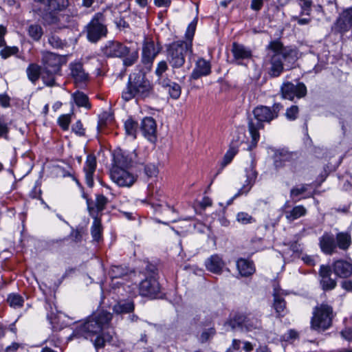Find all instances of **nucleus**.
I'll return each mask as SVG.
<instances>
[{"label": "nucleus", "mask_w": 352, "mask_h": 352, "mask_svg": "<svg viewBox=\"0 0 352 352\" xmlns=\"http://www.w3.org/2000/svg\"><path fill=\"white\" fill-rule=\"evenodd\" d=\"M197 23V19L195 18L188 25L185 34L186 41H177L166 46V58L173 69L182 67L186 58H190L192 55V40Z\"/></svg>", "instance_id": "f257e3e1"}, {"label": "nucleus", "mask_w": 352, "mask_h": 352, "mask_svg": "<svg viewBox=\"0 0 352 352\" xmlns=\"http://www.w3.org/2000/svg\"><path fill=\"white\" fill-rule=\"evenodd\" d=\"M267 47L270 52L265 61L270 64V76L278 77L284 69H289L293 67L297 59L295 50L285 47L278 41L270 42Z\"/></svg>", "instance_id": "f03ea898"}, {"label": "nucleus", "mask_w": 352, "mask_h": 352, "mask_svg": "<svg viewBox=\"0 0 352 352\" xmlns=\"http://www.w3.org/2000/svg\"><path fill=\"white\" fill-rule=\"evenodd\" d=\"M111 320L112 314L108 311L95 312L76 327L72 336L74 338H84L92 340L96 335H99L109 328Z\"/></svg>", "instance_id": "7ed1b4c3"}, {"label": "nucleus", "mask_w": 352, "mask_h": 352, "mask_svg": "<svg viewBox=\"0 0 352 352\" xmlns=\"http://www.w3.org/2000/svg\"><path fill=\"white\" fill-rule=\"evenodd\" d=\"M153 85L146 78V75L139 72L129 76L126 88L122 91V98L128 102L133 98L137 100L154 97Z\"/></svg>", "instance_id": "20e7f679"}, {"label": "nucleus", "mask_w": 352, "mask_h": 352, "mask_svg": "<svg viewBox=\"0 0 352 352\" xmlns=\"http://www.w3.org/2000/svg\"><path fill=\"white\" fill-rule=\"evenodd\" d=\"M283 108L280 103H275L272 107L267 106H258L253 110L255 120L252 119L248 122V129L252 137L251 145L248 150L255 147L260 138L258 131L263 129L264 122L270 123L278 116L279 111Z\"/></svg>", "instance_id": "39448f33"}, {"label": "nucleus", "mask_w": 352, "mask_h": 352, "mask_svg": "<svg viewBox=\"0 0 352 352\" xmlns=\"http://www.w3.org/2000/svg\"><path fill=\"white\" fill-rule=\"evenodd\" d=\"M321 251L326 255L331 256L338 252H346L352 245L351 234L349 231H340L336 235L324 232L318 239Z\"/></svg>", "instance_id": "423d86ee"}, {"label": "nucleus", "mask_w": 352, "mask_h": 352, "mask_svg": "<svg viewBox=\"0 0 352 352\" xmlns=\"http://www.w3.org/2000/svg\"><path fill=\"white\" fill-rule=\"evenodd\" d=\"M335 316L333 307L327 303L316 306L310 320V328L318 333H322L332 326Z\"/></svg>", "instance_id": "0eeeda50"}, {"label": "nucleus", "mask_w": 352, "mask_h": 352, "mask_svg": "<svg viewBox=\"0 0 352 352\" xmlns=\"http://www.w3.org/2000/svg\"><path fill=\"white\" fill-rule=\"evenodd\" d=\"M102 51L107 57L123 58L125 66H131L138 58V53L135 51L131 52L130 48L124 44L115 41H109L102 47Z\"/></svg>", "instance_id": "6e6552de"}, {"label": "nucleus", "mask_w": 352, "mask_h": 352, "mask_svg": "<svg viewBox=\"0 0 352 352\" xmlns=\"http://www.w3.org/2000/svg\"><path fill=\"white\" fill-rule=\"evenodd\" d=\"M87 36L91 43H96L107 33V26L104 25V16L101 12L95 14L91 21L87 24Z\"/></svg>", "instance_id": "1a4fd4ad"}, {"label": "nucleus", "mask_w": 352, "mask_h": 352, "mask_svg": "<svg viewBox=\"0 0 352 352\" xmlns=\"http://www.w3.org/2000/svg\"><path fill=\"white\" fill-rule=\"evenodd\" d=\"M111 180L120 187H131L136 181V177L127 170L120 167H113L111 170Z\"/></svg>", "instance_id": "9d476101"}, {"label": "nucleus", "mask_w": 352, "mask_h": 352, "mask_svg": "<svg viewBox=\"0 0 352 352\" xmlns=\"http://www.w3.org/2000/svg\"><path fill=\"white\" fill-rule=\"evenodd\" d=\"M255 160L252 157L250 164L245 168L246 179L242 187L239 188L238 192L234 195L233 199L243 195H247L254 185L258 176V173L255 170Z\"/></svg>", "instance_id": "9b49d317"}, {"label": "nucleus", "mask_w": 352, "mask_h": 352, "mask_svg": "<svg viewBox=\"0 0 352 352\" xmlns=\"http://www.w3.org/2000/svg\"><path fill=\"white\" fill-rule=\"evenodd\" d=\"M282 96L285 99L293 100L295 97L300 98L307 94V88L302 83L295 85L291 82L285 83L281 87Z\"/></svg>", "instance_id": "f8f14e48"}, {"label": "nucleus", "mask_w": 352, "mask_h": 352, "mask_svg": "<svg viewBox=\"0 0 352 352\" xmlns=\"http://www.w3.org/2000/svg\"><path fill=\"white\" fill-rule=\"evenodd\" d=\"M297 155L286 150H277L274 155V165L276 169H280L286 166H293L296 164Z\"/></svg>", "instance_id": "ddd939ff"}, {"label": "nucleus", "mask_w": 352, "mask_h": 352, "mask_svg": "<svg viewBox=\"0 0 352 352\" xmlns=\"http://www.w3.org/2000/svg\"><path fill=\"white\" fill-rule=\"evenodd\" d=\"M41 54L43 69H50L54 72H60L63 60L62 56L48 51L42 52Z\"/></svg>", "instance_id": "4468645a"}, {"label": "nucleus", "mask_w": 352, "mask_h": 352, "mask_svg": "<svg viewBox=\"0 0 352 352\" xmlns=\"http://www.w3.org/2000/svg\"><path fill=\"white\" fill-rule=\"evenodd\" d=\"M160 289V284L154 277L146 278L139 285V294L143 296L155 297Z\"/></svg>", "instance_id": "2eb2a0df"}, {"label": "nucleus", "mask_w": 352, "mask_h": 352, "mask_svg": "<svg viewBox=\"0 0 352 352\" xmlns=\"http://www.w3.org/2000/svg\"><path fill=\"white\" fill-rule=\"evenodd\" d=\"M331 267L329 265H322L319 270V281L321 288L324 291L333 289L337 283L336 280L331 278Z\"/></svg>", "instance_id": "dca6fc26"}, {"label": "nucleus", "mask_w": 352, "mask_h": 352, "mask_svg": "<svg viewBox=\"0 0 352 352\" xmlns=\"http://www.w3.org/2000/svg\"><path fill=\"white\" fill-rule=\"evenodd\" d=\"M69 69L70 74L76 85L81 86L89 80V74L85 71L82 63H72Z\"/></svg>", "instance_id": "f3484780"}, {"label": "nucleus", "mask_w": 352, "mask_h": 352, "mask_svg": "<svg viewBox=\"0 0 352 352\" xmlns=\"http://www.w3.org/2000/svg\"><path fill=\"white\" fill-rule=\"evenodd\" d=\"M331 270L338 276L344 278H348L352 274V263L339 259L333 263Z\"/></svg>", "instance_id": "a211bd4d"}, {"label": "nucleus", "mask_w": 352, "mask_h": 352, "mask_svg": "<svg viewBox=\"0 0 352 352\" xmlns=\"http://www.w3.org/2000/svg\"><path fill=\"white\" fill-rule=\"evenodd\" d=\"M158 53L159 50L155 47V43L153 41L145 43L142 47V63L150 68Z\"/></svg>", "instance_id": "6ab92c4d"}, {"label": "nucleus", "mask_w": 352, "mask_h": 352, "mask_svg": "<svg viewBox=\"0 0 352 352\" xmlns=\"http://www.w3.org/2000/svg\"><path fill=\"white\" fill-rule=\"evenodd\" d=\"M140 130L143 135L151 142L155 140L156 123L151 117L144 118L141 122Z\"/></svg>", "instance_id": "aec40b11"}, {"label": "nucleus", "mask_w": 352, "mask_h": 352, "mask_svg": "<svg viewBox=\"0 0 352 352\" xmlns=\"http://www.w3.org/2000/svg\"><path fill=\"white\" fill-rule=\"evenodd\" d=\"M96 168V159L94 155H88L84 166L85 180L89 187L94 186V174Z\"/></svg>", "instance_id": "412c9836"}, {"label": "nucleus", "mask_w": 352, "mask_h": 352, "mask_svg": "<svg viewBox=\"0 0 352 352\" xmlns=\"http://www.w3.org/2000/svg\"><path fill=\"white\" fill-rule=\"evenodd\" d=\"M211 72V66L209 61L201 58L196 63L195 67L193 69L190 78L197 80L201 76L208 75Z\"/></svg>", "instance_id": "4be33fe9"}, {"label": "nucleus", "mask_w": 352, "mask_h": 352, "mask_svg": "<svg viewBox=\"0 0 352 352\" xmlns=\"http://www.w3.org/2000/svg\"><path fill=\"white\" fill-rule=\"evenodd\" d=\"M231 51L234 59L238 61L239 64H241L243 60L250 59L252 57V51L241 44L234 43Z\"/></svg>", "instance_id": "5701e85b"}, {"label": "nucleus", "mask_w": 352, "mask_h": 352, "mask_svg": "<svg viewBox=\"0 0 352 352\" xmlns=\"http://www.w3.org/2000/svg\"><path fill=\"white\" fill-rule=\"evenodd\" d=\"M205 265L206 269L210 272L219 274L222 272L225 263L220 256L214 254L207 258Z\"/></svg>", "instance_id": "b1692460"}, {"label": "nucleus", "mask_w": 352, "mask_h": 352, "mask_svg": "<svg viewBox=\"0 0 352 352\" xmlns=\"http://www.w3.org/2000/svg\"><path fill=\"white\" fill-rule=\"evenodd\" d=\"M236 267L241 276L249 277L256 271L253 261L240 258L236 261Z\"/></svg>", "instance_id": "393cba45"}, {"label": "nucleus", "mask_w": 352, "mask_h": 352, "mask_svg": "<svg viewBox=\"0 0 352 352\" xmlns=\"http://www.w3.org/2000/svg\"><path fill=\"white\" fill-rule=\"evenodd\" d=\"M137 155L135 152H132L130 154L125 153H118L115 157L116 166L114 167H120L126 169L132 165L135 162Z\"/></svg>", "instance_id": "a878e982"}, {"label": "nucleus", "mask_w": 352, "mask_h": 352, "mask_svg": "<svg viewBox=\"0 0 352 352\" xmlns=\"http://www.w3.org/2000/svg\"><path fill=\"white\" fill-rule=\"evenodd\" d=\"M162 87L164 88L166 90L168 91L170 96L173 99H178L181 95L182 93V89L179 84L171 81L169 78L166 80V82H164V85L163 84H158Z\"/></svg>", "instance_id": "bb28decb"}, {"label": "nucleus", "mask_w": 352, "mask_h": 352, "mask_svg": "<svg viewBox=\"0 0 352 352\" xmlns=\"http://www.w3.org/2000/svg\"><path fill=\"white\" fill-rule=\"evenodd\" d=\"M151 204L157 212L168 213L169 212H174L175 209L168 205L166 203L157 199V195H151Z\"/></svg>", "instance_id": "cd10ccee"}, {"label": "nucleus", "mask_w": 352, "mask_h": 352, "mask_svg": "<svg viewBox=\"0 0 352 352\" xmlns=\"http://www.w3.org/2000/svg\"><path fill=\"white\" fill-rule=\"evenodd\" d=\"M60 15L56 12H46L42 16V19L45 25H56L58 28L60 29L64 25L60 24Z\"/></svg>", "instance_id": "c85d7f7f"}, {"label": "nucleus", "mask_w": 352, "mask_h": 352, "mask_svg": "<svg viewBox=\"0 0 352 352\" xmlns=\"http://www.w3.org/2000/svg\"><path fill=\"white\" fill-rule=\"evenodd\" d=\"M351 28L352 24L349 23V22L346 20L342 14H341L338 18L333 26L335 32L339 33L342 36L349 31Z\"/></svg>", "instance_id": "c756f323"}, {"label": "nucleus", "mask_w": 352, "mask_h": 352, "mask_svg": "<svg viewBox=\"0 0 352 352\" xmlns=\"http://www.w3.org/2000/svg\"><path fill=\"white\" fill-rule=\"evenodd\" d=\"M306 213V208L301 205L295 206L292 210L285 211V218L289 222L294 221V220L305 216Z\"/></svg>", "instance_id": "7c9ffc66"}, {"label": "nucleus", "mask_w": 352, "mask_h": 352, "mask_svg": "<svg viewBox=\"0 0 352 352\" xmlns=\"http://www.w3.org/2000/svg\"><path fill=\"white\" fill-rule=\"evenodd\" d=\"M113 309L118 314L130 313L134 309V304L131 300H121L113 306Z\"/></svg>", "instance_id": "2f4dec72"}, {"label": "nucleus", "mask_w": 352, "mask_h": 352, "mask_svg": "<svg viewBox=\"0 0 352 352\" xmlns=\"http://www.w3.org/2000/svg\"><path fill=\"white\" fill-rule=\"evenodd\" d=\"M274 307L278 314V316H283L285 314L286 303L285 300L280 296L279 292L276 289L274 292Z\"/></svg>", "instance_id": "473e14b6"}, {"label": "nucleus", "mask_w": 352, "mask_h": 352, "mask_svg": "<svg viewBox=\"0 0 352 352\" xmlns=\"http://www.w3.org/2000/svg\"><path fill=\"white\" fill-rule=\"evenodd\" d=\"M250 318V316H236L233 320L230 321V325L234 328L236 326V324H238V326L241 327H249L250 326L251 328H257L260 322L258 320H256L254 323L253 324H250L248 323V321Z\"/></svg>", "instance_id": "72a5a7b5"}, {"label": "nucleus", "mask_w": 352, "mask_h": 352, "mask_svg": "<svg viewBox=\"0 0 352 352\" xmlns=\"http://www.w3.org/2000/svg\"><path fill=\"white\" fill-rule=\"evenodd\" d=\"M28 79L33 83H35L41 76V67L36 63H31L26 69Z\"/></svg>", "instance_id": "f704fd0d"}, {"label": "nucleus", "mask_w": 352, "mask_h": 352, "mask_svg": "<svg viewBox=\"0 0 352 352\" xmlns=\"http://www.w3.org/2000/svg\"><path fill=\"white\" fill-rule=\"evenodd\" d=\"M167 69L168 65L166 61L162 60L160 63H158L155 72L156 76H157V79L156 80V82L157 84L164 85V82H166V80L168 79V78L166 76V72Z\"/></svg>", "instance_id": "c9c22d12"}, {"label": "nucleus", "mask_w": 352, "mask_h": 352, "mask_svg": "<svg viewBox=\"0 0 352 352\" xmlns=\"http://www.w3.org/2000/svg\"><path fill=\"white\" fill-rule=\"evenodd\" d=\"M27 31L29 36L34 41H39L43 35V28L36 23L28 25Z\"/></svg>", "instance_id": "e433bc0d"}, {"label": "nucleus", "mask_w": 352, "mask_h": 352, "mask_svg": "<svg viewBox=\"0 0 352 352\" xmlns=\"http://www.w3.org/2000/svg\"><path fill=\"white\" fill-rule=\"evenodd\" d=\"M59 72H54L50 69H43L41 73V78L45 83L48 87H54L56 85L55 81V76Z\"/></svg>", "instance_id": "4c0bfd02"}, {"label": "nucleus", "mask_w": 352, "mask_h": 352, "mask_svg": "<svg viewBox=\"0 0 352 352\" xmlns=\"http://www.w3.org/2000/svg\"><path fill=\"white\" fill-rule=\"evenodd\" d=\"M124 129L126 135L131 136L133 139L136 138L139 129L138 123L136 121L131 118H128L124 122Z\"/></svg>", "instance_id": "58836bf2"}, {"label": "nucleus", "mask_w": 352, "mask_h": 352, "mask_svg": "<svg viewBox=\"0 0 352 352\" xmlns=\"http://www.w3.org/2000/svg\"><path fill=\"white\" fill-rule=\"evenodd\" d=\"M72 98L78 107L90 108L88 97L84 93L76 91L72 94Z\"/></svg>", "instance_id": "ea45409f"}, {"label": "nucleus", "mask_w": 352, "mask_h": 352, "mask_svg": "<svg viewBox=\"0 0 352 352\" xmlns=\"http://www.w3.org/2000/svg\"><path fill=\"white\" fill-rule=\"evenodd\" d=\"M48 43L56 49H63L67 45L65 41L62 40L58 36L51 34L48 36Z\"/></svg>", "instance_id": "a19ab883"}, {"label": "nucleus", "mask_w": 352, "mask_h": 352, "mask_svg": "<svg viewBox=\"0 0 352 352\" xmlns=\"http://www.w3.org/2000/svg\"><path fill=\"white\" fill-rule=\"evenodd\" d=\"M93 239L98 241L102 236V227L100 220L95 219L91 228Z\"/></svg>", "instance_id": "79ce46f5"}, {"label": "nucleus", "mask_w": 352, "mask_h": 352, "mask_svg": "<svg viewBox=\"0 0 352 352\" xmlns=\"http://www.w3.org/2000/svg\"><path fill=\"white\" fill-rule=\"evenodd\" d=\"M236 221L243 225L251 224L256 222L255 219L245 212H240L236 214Z\"/></svg>", "instance_id": "37998d69"}, {"label": "nucleus", "mask_w": 352, "mask_h": 352, "mask_svg": "<svg viewBox=\"0 0 352 352\" xmlns=\"http://www.w3.org/2000/svg\"><path fill=\"white\" fill-rule=\"evenodd\" d=\"M8 302L11 307L14 308H19L23 306V299L19 294H12L8 296Z\"/></svg>", "instance_id": "c03bdc74"}, {"label": "nucleus", "mask_w": 352, "mask_h": 352, "mask_svg": "<svg viewBox=\"0 0 352 352\" xmlns=\"http://www.w3.org/2000/svg\"><path fill=\"white\" fill-rule=\"evenodd\" d=\"M108 199L103 195H97L95 201V207L98 212H100L104 210L108 204Z\"/></svg>", "instance_id": "a18cd8bd"}, {"label": "nucleus", "mask_w": 352, "mask_h": 352, "mask_svg": "<svg viewBox=\"0 0 352 352\" xmlns=\"http://www.w3.org/2000/svg\"><path fill=\"white\" fill-rule=\"evenodd\" d=\"M236 153L237 149L234 147L230 148L223 157L221 162V168H223L226 166L230 164Z\"/></svg>", "instance_id": "49530a36"}, {"label": "nucleus", "mask_w": 352, "mask_h": 352, "mask_svg": "<svg viewBox=\"0 0 352 352\" xmlns=\"http://www.w3.org/2000/svg\"><path fill=\"white\" fill-rule=\"evenodd\" d=\"M128 270L121 266H113L111 269V276L112 278H122L126 275Z\"/></svg>", "instance_id": "de8ad7c7"}, {"label": "nucleus", "mask_w": 352, "mask_h": 352, "mask_svg": "<svg viewBox=\"0 0 352 352\" xmlns=\"http://www.w3.org/2000/svg\"><path fill=\"white\" fill-rule=\"evenodd\" d=\"M19 52V47L16 46H6L0 51V56L2 58L6 59L12 55H15Z\"/></svg>", "instance_id": "09e8293b"}, {"label": "nucleus", "mask_w": 352, "mask_h": 352, "mask_svg": "<svg viewBox=\"0 0 352 352\" xmlns=\"http://www.w3.org/2000/svg\"><path fill=\"white\" fill-rule=\"evenodd\" d=\"M299 6L301 9L300 14H306L309 15L311 7L313 5V1L311 0H299Z\"/></svg>", "instance_id": "8fccbe9b"}, {"label": "nucleus", "mask_w": 352, "mask_h": 352, "mask_svg": "<svg viewBox=\"0 0 352 352\" xmlns=\"http://www.w3.org/2000/svg\"><path fill=\"white\" fill-rule=\"evenodd\" d=\"M58 122L60 126L64 130L66 131L69 129V124L71 122V115L70 114H64L60 116L58 118Z\"/></svg>", "instance_id": "3c124183"}, {"label": "nucleus", "mask_w": 352, "mask_h": 352, "mask_svg": "<svg viewBox=\"0 0 352 352\" xmlns=\"http://www.w3.org/2000/svg\"><path fill=\"white\" fill-rule=\"evenodd\" d=\"M144 173L148 177H155L157 175L158 168L153 164H148L144 167Z\"/></svg>", "instance_id": "603ef678"}, {"label": "nucleus", "mask_w": 352, "mask_h": 352, "mask_svg": "<svg viewBox=\"0 0 352 352\" xmlns=\"http://www.w3.org/2000/svg\"><path fill=\"white\" fill-rule=\"evenodd\" d=\"M308 185L302 184L296 187H294L290 191V195L292 197H296L300 195H302L307 190Z\"/></svg>", "instance_id": "864d4df0"}, {"label": "nucleus", "mask_w": 352, "mask_h": 352, "mask_svg": "<svg viewBox=\"0 0 352 352\" xmlns=\"http://www.w3.org/2000/svg\"><path fill=\"white\" fill-rule=\"evenodd\" d=\"M298 114V108L297 106H292L287 109L285 113L286 118L290 120H294L296 119Z\"/></svg>", "instance_id": "5fc2aeb1"}, {"label": "nucleus", "mask_w": 352, "mask_h": 352, "mask_svg": "<svg viewBox=\"0 0 352 352\" xmlns=\"http://www.w3.org/2000/svg\"><path fill=\"white\" fill-rule=\"evenodd\" d=\"M96 339L94 341V346L96 349L100 348H102L104 346L105 343V338L104 336V332L100 333L99 335H96Z\"/></svg>", "instance_id": "6e6d98bb"}, {"label": "nucleus", "mask_w": 352, "mask_h": 352, "mask_svg": "<svg viewBox=\"0 0 352 352\" xmlns=\"http://www.w3.org/2000/svg\"><path fill=\"white\" fill-rule=\"evenodd\" d=\"M215 333V330L213 328H210L202 332L200 336V340L201 342H207L211 337Z\"/></svg>", "instance_id": "4d7b16f0"}, {"label": "nucleus", "mask_w": 352, "mask_h": 352, "mask_svg": "<svg viewBox=\"0 0 352 352\" xmlns=\"http://www.w3.org/2000/svg\"><path fill=\"white\" fill-rule=\"evenodd\" d=\"M72 130L78 135L82 136L85 135V129L82 122L80 120H78L73 124Z\"/></svg>", "instance_id": "13d9d810"}, {"label": "nucleus", "mask_w": 352, "mask_h": 352, "mask_svg": "<svg viewBox=\"0 0 352 352\" xmlns=\"http://www.w3.org/2000/svg\"><path fill=\"white\" fill-rule=\"evenodd\" d=\"M35 2L42 3H47L49 7L53 8L54 10L58 9L60 10L59 6L60 0H34ZM63 2L64 0H61Z\"/></svg>", "instance_id": "bf43d9fd"}, {"label": "nucleus", "mask_w": 352, "mask_h": 352, "mask_svg": "<svg viewBox=\"0 0 352 352\" xmlns=\"http://www.w3.org/2000/svg\"><path fill=\"white\" fill-rule=\"evenodd\" d=\"M9 129L6 122L0 120V138H7Z\"/></svg>", "instance_id": "052dcab7"}, {"label": "nucleus", "mask_w": 352, "mask_h": 352, "mask_svg": "<svg viewBox=\"0 0 352 352\" xmlns=\"http://www.w3.org/2000/svg\"><path fill=\"white\" fill-rule=\"evenodd\" d=\"M263 6V0H252L250 7L253 10L258 11L262 8Z\"/></svg>", "instance_id": "680f3d73"}, {"label": "nucleus", "mask_w": 352, "mask_h": 352, "mask_svg": "<svg viewBox=\"0 0 352 352\" xmlns=\"http://www.w3.org/2000/svg\"><path fill=\"white\" fill-rule=\"evenodd\" d=\"M7 32V29L3 25H0V47L6 45L4 36Z\"/></svg>", "instance_id": "e2e57ef3"}, {"label": "nucleus", "mask_w": 352, "mask_h": 352, "mask_svg": "<svg viewBox=\"0 0 352 352\" xmlns=\"http://www.w3.org/2000/svg\"><path fill=\"white\" fill-rule=\"evenodd\" d=\"M240 344L241 341L239 340L234 339L232 346L230 347L226 352H239Z\"/></svg>", "instance_id": "0e129e2a"}, {"label": "nucleus", "mask_w": 352, "mask_h": 352, "mask_svg": "<svg viewBox=\"0 0 352 352\" xmlns=\"http://www.w3.org/2000/svg\"><path fill=\"white\" fill-rule=\"evenodd\" d=\"M10 98L6 94L0 95V104L3 107H10Z\"/></svg>", "instance_id": "69168bd1"}, {"label": "nucleus", "mask_w": 352, "mask_h": 352, "mask_svg": "<svg viewBox=\"0 0 352 352\" xmlns=\"http://www.w3.org/2000/svg\"><path fill=\"white\" fill-rule=\"evenodd\" d=\"M342 336L347 340H352V329L351 328H346L344 330L341 331Z\"/></svg>", "instance_id": "338daca9"}, {"label": "nucleus", "mask_w": 352, "mask_h": 352, "mask_svg": "<svg viewBox=\"0 0 352 352\" xmlns=\"http://www.w3.org/2000/svg\"><path fill=\"white\" fill-rule=\"evenodd\" d=\"M154 3L157 7H169L171 0H154Z\"/></svg>", "instance_id": "774afa93"}]
</instances>
